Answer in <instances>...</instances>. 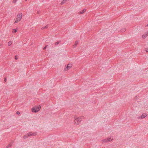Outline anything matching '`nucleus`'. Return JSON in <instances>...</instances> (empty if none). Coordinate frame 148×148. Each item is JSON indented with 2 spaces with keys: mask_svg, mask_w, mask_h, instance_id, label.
I'll use <instances>...</instances> for the list:
<instances>
[{
  "mask_svg": "<svg viewBox=\"0 0 148 148\" xmlns=\"http://www.w3.org/2000/svg\"><path fill=\"white\" fill-rule=\"evenodd\" d=\"M86 10H83L81 12H79V13L80 14H83V13L85 12L86 11Z\"/></svg>",
  "mask_w": 148,
  "mask_h": 148,
  "instance_id": "nucleus-13",
  "label": "nucleus"
},
{
  "mask_svg": "<svg viewBox=\"0 0 148 148\" xmlns=\"http://www.w3.org/2000/svg\"><path fill=\"white\" fill-rule=\"evenodd\" d=\"M37 12L38 14H39V11H38Z\"/></svg>",
  "mask_w": 148,
  "mask_h": 148,
  "instance_id": "nucleus-28",
  "label": "nucleus"
},
{
  "mask_svg": "<svg viewBox=\"0 0 148 148\" xmlns=\"http://www.w3.org/2000/svg\"><path fill=\"white\" fill-rule=\"evenodd\" d=\"M46 48V46L45 47H44L43 48V49H45Z\"/></svg>",
  "mask_w": 148,
  "mask_h": 148,
  "instance_id": "nucleus-25",
  "label": "nucleus"
},
{
  "mask_svg": "<svg viewBox=\"0 0 148 148\" xmlns=\"http://www.w3.org/2000/svg\"><path fill=\"white\" fill-rule=\"evenodd\" d=\"M4 81L5 82H6V78H4Z\"/></svg>",
  "mask_w": 148,
  "mask_h": 148,
  "instance_id": "nucleus-24",
  "label": "nucleus"
},
{
  "mask_svg": "<svg viewBox=\"0 0 148 148\" xmlns=\"http://www.w3.org/2000/svg\"><path fill=\"white\" fill-rule=\"evenodd\" d=\"M27 137L26 136H25L24 137H23V138L24 139H25L26 138H27Z\"/></svg>",
  "mask_w": 148,
  "mask_h": 148,
  "instance_id": "nucleus-22",
  "label": "nucleus"
},
{
  "mask_svg": "<svg viewBox=\"0 0 148 148\" xmlns=\"http://www.w3.org/2000/svg\"><path fill=\"white\" fill-rule=\"evenodd\" d=\"M66 2V1H65L64 0H63L61 2V4L62 5L64 3Z\"/></svg>",
  "mask_w": 148,
  "mask_h": 148,
  "instance_id": "nucleus-17",
  "label": "nucleus"
},
{
  "mask_svg": "<svg viewBox=\"0 0 148 148\" xmlns=\"http://www.w3.org/2000/svg\"><path fill=\"white\" fill-rule=\"evenodd\" d=\"M78 41H76L75 42V44H74V45L73 46V47L74 48L76 47L77 45L78 44Z\"/></svg>",
  "mask_w": 148,
  "mask_h": 148,
  "instance_id": "nucleus-9",
  "label": "nucleus"
},
{
  "mask_svg": "<svg viewBox=\"0 0 148 148\" xmlns=\"http://www.w3.org/2000/svg\"><path fill=\"white\" fill-rule=\"evenodd\" d=\"M13 32L16 33L17 32V30L14 29H13V31H12Z\"/></svg>",
  "mask_w": 148,
  "mask_h": 148,
  "instance_id": "nucleus-20",
  "label": "nucleus"
},
{
  "mask_svg": "<svg viewBox=\"0 0 148 148\" xmlns=\"http://www.w3.org/2000/svg\"><path fill=\"white\" fill-rule=\"evenodd\" d=\"M12 42L11 41H9L8 43V45L9 46H10L12 44Z\"/></svg>",
  "mask_w": 148,
  "mask_h": 148,
  "instance_id": "nucleus-12",
  "label": "nucleus"
},
{
  "mask_svg": "<svg viewBox=\"0 0 148 148\" xmlns=\"http://www.w3.org/2000/svg\"><path fill=\"white\" fill-rule=\"evenodd\" d=\"M147 116V115L146 114H143L140 116L138 117V119H143L145 118Z\"/></svg>",
  "mask_w": 148,
  "mask_h": 148,
  "instance_id": "nucleus-7",
  "label": "nucleus"
},
{
  "mask_svg": "<svg viewBox=\"0 0 148 148\" xmlns=\"http://www.w3.org/2000/svg\"><path fill=\"white\" fill-rule=\"evenodd\" d=\"M148 36V31L146 32L142 35V38L144 39L145 38Z\"/></svg>",
  "mask_w": 148,
  "mask_h": 148,
  "instance_id": "nucleus-8",
  "label": "nucleus"
},
{
  "mask_svg": "<svg viewBox=\"0 0 148 148\" xmlns=\"http://www.w3.org/2000/svg\"><path fill=\"white\" fill-rule=\"evenodd\" d=\"M66 2V1H65L64 0H63L61 2V4L62 5L64 3Z\"/></svg>",
  "mask_w": 148,
  "mask_h": 148,
  "instance_id": "nucleus-16",
  "label": "nucleus"
},
{
  "mask_svg": "<svg viewBox=\"0 0 148 148\" xmlns=\"http://www.w3.org/2000/svg\"><path fill=\"white\" fill-rule=\"evenodd\" d=\"M146 26H148V24Z\"/></svg>",
  "mask_w": 148,
  "mask_h": 148,
  "instance_id": "nucleus-29",
  "label": "nucleus"
},
{
  "mask_svg": "<svg viewBox=\"0 0 148 148\" xmlns=\"http://www.w3.org/2000/svg\"><path fill=\"white\" fill-rule=\"evenodd\" d=\"M17 1V0H13L12 1V2L13 3H15Z\"/></svg>",
  "mask_w": 148,
  "mask_h": 148,
  "instance_id": "nucleus-14",
  "label": "nucleus"
},
{
  "mask_svg": "<svg viewBox=\"0 0 148 148\" xmlns=\"http://www.w3.org/2000/svg\"><path fill=\"white\" fill-rule=\"evenodd\" d=\"M64 0L65 1H67V0Z\"/></svg>",
  "mask_w": 148,
  "mask_h": 148,
  "instance_id": "nucleus-30",
  "label": "nucleus"
},
{
  "mask_svg": "<svg viewBox=\"0 0 148 148\" xmlns=\"http://www.w3.org/2000/svg\"><path fill=\"white\" fill-rule=\"evenodd\" d=\"M22 15L23 14L22 13H20V14H18L17 15V17L16 18L14 23H18V22L20 21L22 18Z\"/></svg>",
  "mask_w": 148,
  "mask_h": 148,
  "instance_id": "nucleus-3",
  "label": "nucleus"
},
{
  "mask_svg": "<svg viewBox=\"0 0 148 148\" xmlns=\"http://www.w3.org/2000/svg\"><path fill=\"white\" fill-rule=\"evenodd\" d=\"M40 109V106L39 105V106H36L33 107L32 109V112H37L39 111Z\"/></svg>",
  "mask_w": 148,
  "mask_h": 148,
  "instance_id": "nucleus-2",
  "label": "nucleus"
},
{
  "mask_svg": "<svg viewBox=\"0 0 148 148\" xmlns=\"http://www.w3.org/2000/svg\"><path fill=\"white\" fill-rule=\"evenodd\" d=\"M48 25H46V26H45V27H42V28H41V29H47L48 28Z\"/></svg>",
  "mask_w": 148,
  "mask_h": 148,
  "instance_id": "nucleus-10",
  "label": "nucleus"
},
{
  "mask_svg": "<svg viewBox=\"0 0 148 148\" xmlns=\"http://www.w3.org/2000/svg\"><path fill=\"white\" fill-rule=\"evenodd\" d=\"M15 59L16 60H17L18 59V58H17V57H16V56H15Z\"/></svg>",
  "mask_w": 148,
  "mask_h": 148,
  "instance_id": "nucleus-26",
  "label": "nucleus"
},
{
  "mask_svg": "<svg viewBox=\"0 0 148 148\" xmlns=\"http://www.w3.org/2000/svg\"><path fill=\"white\" fill-rule=\"evenodd\" d=\"M60 42L59 41H58L57 42H55V45H58Z\"/></svg>",
  "mask_w": 148,
  "mask_h": 148,
  "instance_id": "nucleus-19",
  "label": "nucleus"
},
{
  "mask_svg": "<svg viewBox=\"0 0 148 148\" xmlns=\"http://www.w3.org/2000/svg\"><path fill=\"white\" fill-rule=\"evenodd\" d=\"M16 114H20V112L18 111H17L16 112Z\"/></svg>",
  "mask_w": 148,
  "mask_h": 148,
  "instance_id": "nucleus-23",
  "label": "nucleus"
},
{
  "mask_svg": "<svg viewBox=\"0 0 148 148\" xmlns=\"http://www.w3.org/2000/svg\"><path fill=\"white\" fill-rule=\"evenodd\" d=\"M66 2V1H65L64 0H63L61 2V4L62 5L64 3Z\"/></svg>",
  "mask_w": 148,
  "mask_h": 148,
  "instance_id": "nucleus-15",
  "label": "nucleus"
},
{
  "mask_svg": "<svg viewBox=\"0 0 148 148\" xmlns=\"http://www.w3.org/2000/svg\"><path fill=\"white\" fill-rule=\"evenodd\" d=\"M37 132H30L29 133H28L27 134V135L28 136H35L37 135Z\"/></svg>",
  "mask_w": 148,
  "mask_h": 148,
  "instance_id": "nucleus-5",
  "label": "nucleus"
},
{
  "mask_svg": "<svg viewBox=\"0 0 148 148\" xmlns=\"http://www.w3.org/2000/svg\"><path fill=\"white\" fill-rule=\"evenodd\" d=\"M72 66V65L71 64H69L66 66V68H65L64 69V70L65 71H66L69 69Z\"/></svg>",
  "mask_w": 148,
  "mask_h": 148,
  "instance_id": "nucleus-6",
  "label": "nucleus"
},
{
  "mask_svg": "<svg viewBox=\"0 0 148 148\" xmlns=\"http://www.w3.org/2000/svg\"><path fill=\"white\" fill-rule=\"evenodd\" d=\"M126 30V29L125 28H123L121 30L120 32H125Z\"/></svg>",
  "mask_w": 148,
  "mask_h": 148,
  "instance_id": "nucleus-11",
  "label": "nucleus"
},
{
  "mask_svg": "<svg viewBox=\"0 0 148 148\" xmlns=\"http://www.w3.org/2000/svg\"><path fill=\"white\" fill-rule=\"evenodd\" d=\"M84 117L83 116H81L77 117L76 116L74 117V121L77 125H79L82 121V119H84Z\"/></svg>",
  "mask_w": 148,
  "mask_h": 148,
  "instance_id": "nucleus-1",
  "label": "nucleus"
},
{
  "mask_svg": "<svg viewBox=\"0 0 148 148\" xmlns=\"http://www.w3.org/2000/svg\"><path fill=\"white\" fill-rule=\"evenodd\" d=\"M11 147V145H10V144H9L6 147V148H8L9 147Z\"/></svg>",
  "mask_w": 148,
  "mask_h": 148,
  "instance_id": "nucleus-21",
  "label": "nucleus"
},
{
  "mask_svg": "<svg viewBox=\"0 0 148 148\" xmlns=\"http://www.w3.org/2000/svg\"><path fill=\"white\" fill-rule=\"evenodd\" d=\"M66 2V1H65L64 0H63L61 2V4L62 5L64 3Z\"/></svg>",
  "mask_w": 148,
  "mask_h": 148,
  "instance_id": "nucleus-18",
  "label": "nucleus"
},
{
  "mask_svg": "<svg viewBox=\"0 0 148 148\" xmlns=\"http://www.w3.org/2000/svg\"><path fill=\"white\" fill-rule=\"evenodd\" d=\"M113 140V138L110 136V137H108L107 138L103 140H101V142L103 143H107L110 142Z\"/></svg>",
  "mask_w": 148,
  "mask_h": 148,
  "instance_id": "nucleus-4",
  "label": "nucleus"
},
{
  "mask_svg": "<svg viewBox=\"0 0 148 148\" xmlns=\"http://www.w3.org/2000/svg\"><path fill=\"white\" fill-rule=\"evenodd\" d=\"M145 51H146L147 52H148V49H146Z\"/></svg>",
  "mask_w": 148,
  "mask_h": 148,
  "instance_id": "nucleus-27",
  "label": "nucleus"
}]
</instances>
